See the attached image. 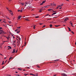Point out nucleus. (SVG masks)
Returning <instances> with one entry per match:
<instances>
[{
	"mask_svg": "<svg viewBox=\"0 0 76 76\" xmlns=\"http://www.w3.org/2000/svg\"><path fill=\"white\" fill-rule=\"evenodd\" d=\"M12 36L13 37V38H15V37H14L13 36Z\"/></svg>",
	"mask_w": 76,
	"mask_h": 76,
	"instance_id": "nucleus-56",
	"label": "nucleus"
},
{
	"mask_svg": "<svg viewBox=\"0 0 76 76\" xmlns=\"http://www.w3.org/2000/svg\"><path fill=\"white\" fill-rule=\"evenodd\" d=\"M45 1H43L42 3H45Z\"/></svg>",
	"mask_w": 76,
	"mask_h": 76,
	"instance_id": "nucleus-28",
	"label": "nucleus"
},
{
	"mask_svg": "<svg viewBox=\"0 0 76 76\" xmlns=\"http://www.w3.org/2000/svg\"><path fill=\"white\" fill-rule=\"evenodd\" d=\"M9 23H11V22H10V21H9Z\"/></svg>",
	"mask_w": 76,
	"mask_h": 76,
	"instance_id": "nucleus-39",
	"label": "nucleus"
},
{
	"mask_svg": "<svg viewBox=\"0 0 76 76\" xmlns=\"http://www.w3.org/2000/svg\"><path fill=\"white\" fill-rule=\"evenodd\" d=\"M20 10H18V12H20Z\"/></svg>",
	"mask_w": 76,
	"mask_h": 76,
	"instance_id": "nucleus-43",
	"label": "nucleus"
},
{
	"mask_svg": "<svg viewBox=\"0 0 76 76\" xmlns=\"http://www.w3.org/2000/svg\"><path fill=\"white\" fill-rule=\"evenodd\" d=\"M21 18V16H18V20H19V19H20Z\"/></svg>",
	"mask_w": 76,
	"mask_h": 76,
	"instance_id": "nucleus-4",
	"label": "nucleus"
},
{
	"mask_svg": "<svg viewBox=\"0 0 76 76\" xmlns=\"http://www.w3.org/2000/svg\"><path fill=\"white\" fill-rule=\"evenodd\" d=\"M30 75H32V76H35V75L34 74H32V73H30Z\"/></svg>",
	"mask_w": 76,
	"mask_h": 76,
	"instance_id": "nucleus-9",
	"label": "nucleus"
},
{
	"mask_svg": "<svg viewBox=\"0 0 76 76\" xmlns=\"http://www.w3.org/2000/svg\"><path fill=\"white\" fill-rule=\"evenodd\" d=\"M2 29V28L1 27H0V30L1 29Z\"/></svg>",
	"mask_w": 76,
	"mask_h": 76,
	"instance_id": "nucleus-42",
	"label": "nucleus"
},
{
	"mask_svg": "<svg viewBox=\"0 0 76 76\" xmlns=\"http://www.w3.org/2000/svg\"><path fill=\"white\" fill-rule=\"evenodd\" d=\"M40 10H42H42H44V9L42 8V9H41Z\"/></svg>",
	"mask_w": 76,
	"mask_h": 76,
	"instance_id": "nucleus-23",
	"label": "nucleus"
},
{
	"mask_svg": "<svg viewBox=\"0 0 76 76\" xmlns=\"http://www.w3.org/2000/svg\"><path fill=\"white\" fill-rule=\"evenodd\" d=\"M42 4H43V3H41L40 4V5H42Z\"/></svg>",
	"mask_w": 76,
	"mask_h": 76,
	"instance_id": "nucleus-33",
	"label": "nucleus"
},
{
	"mask_svg": "<svg viewBox=\"0 0 76 76\" xmlns=\"http://www.w3.org/2000/svg\"><path fill=\"white\" fill-rule=\"evenodd\" d=\"M37 67H38V68H39V66H37Z\"/></svg>",
	"mask_w": 76,
	"mask_h": 76,
	"instance_id": "nucleus-32",
	"label": "nucleus"
},
{
	"mask_svg": "<svg viewBox=\"0 0 76 76\" xmlns=\"http://www.w3.org/2000/svg\"><path fill=\"white\" fill-rule=\"evenodd\" d=\"M56 13H56V12L53 13V15H55V14H56Z\"/></svg>",
	"mask_w": 76,
	"mask_h": 76,
	"instance_id": "nucleus-25",
	"label": "nucleus"
},
{
	"mask_svg": "<svg viewBox=\"0 0 76 76\" xmlns=\"http://www.w3.org/2000/svg\"><path fill=\"white\" fill-rule=\"evenodd\" d=\"M7 76H11V75H7Z\"/></svg>",
	"mask_w": 76,
	"mask_h": 76,
	"instance_id": "nucleus-53",
	"label": "nucleus"
},
{
	"mask_svg": "<svg viewBox=\"0 0 76 76\" xmlns=\"http://www.w3.org/2000/svg\"><path fill=\"white\" fill-rule=\"evenodd\" d=\"M16 51V50L15 49H14L13 51H12V53H15V52Z\"/></svg>",
	"mask_w": 76,
	"mask_h": 76,
	"instance_id": "nucleus-5",
	"label": "nucleus"
},
{
	"mask_svg": "<svg viewBox=\"0 0 76 76\" xmlns=\"http://www.w3.org/2000/svg\"><path fill=\"white\" fill-rule=\"evenodd\" d=\"M3 45V43H2V44H1V45Z\"/></svg>",
	"mask_w": 76,
	"mask_h": 76,
	"instance_id": "nucleus-62",
	"label": "nucleus"
},
{
	"mask_svg": "<svg viewBox=\"0 0 76 76\" xmlns=\"http://www.w3.org/2000/svg\"><path fill=\"white\" fill-rule=\"evenodd\" d=\"M54 76H57V75H53Z\"/></svg>",
	"mask_w": 76,
	"mask_h": 76,
	"instance_id": "nucleus-41",
	"label": "nucleus"
},
{
	"mask_svg": "<svg viewBox=\"0 0 76 76\" xmlns=\"http://www.w3.org/2000/svg\"><path fill=\"white\" fill-rule=\"evenodd\" d=\"M71 25L72 26H73V24H71Z\"/></svg>",
	"mask_w": 76,
	"mask_h": 76,
	"instance_id": "nucleus-50",
	"label": "nucleus"
},
{
	"mask_svg": "<svg viewBox=\"0 0 76 76\" xmlns=\"http://www.w3.org/2000/svg\"><path fill=\"white\" fill-rule=\"evenodd\" d=\"M28 75V74H24V76H27Z\"/></svg>",
	"mask_w": 76,
	"mask_h": 76,
	"instance_id": "nucleus-14",
	"label": "nucleus"
},
{
	"mask_svg": "<svg viewBox=\"0 0 76 76\" xmlns=\"http://www.w3.org/2000/svg\"><path fill=\"white\" fill-rule=\"evenodd\" d=\"M10 59H11V58L10 57L9 59V61H10Z\"/></svg>",
	"mask_w": 76,
	"mask_h": 76,
	"instance_id": "nucleus-31",
	"label": "nucleus"
},
{
	"mask_svg": "<svg viewBox=\"0 0 76 76\" xmlns=\"http://www.w3.org/2000/svg\"><path fill=\"white\" fill-rule=\"evenodd\" d=\"M62 8L61 7L59 9H61Z\"/></svg>",
	"mask_w": 76,
	"mask_h": 76,
	"instance_id": "nucleus-44",
	"label": "nucleus"
},
{
	"mask_svg": "<svg viewBox=\"0 0 76 76\" xmlns=\"http://www.w3.org/2000/svg\"><path fill=\"white\" fill-rule=\"evenodd\" d=\"M20 32V31H18L17 32V34H19V33Z\"/></svg>",
	"mask_w": 76,
	"mask_h": 76,
	"instance_id": "nucleus-21",
	"label": "nucleus"
},
{
	"mask_svg": "<svg viewBox=\"0 0 76 76\" xmlns=\"http://www.w3.org/2000/svg\"><path fill=\"white\" fill-rule=\"evenodd\" d=\"M63 5V4L59 5V6H58V7H61V6H62Z\"/></svg>",
	"mask_w": 76,
	"mask_h": 76,
	"instance_id": "nucleus-13",
	"label": "nucleus"
},
{
	"mask_svg": "<svg viewBox=\"0 0 76 76\" xmlns=\"http://www.w3.org/2000/svg\"><path fill=\"white\" fill-rule=\"evenodd\" d=\"M15 73H18V72H15Z\"/></svg>",
	"mask_w": 76,
	"mask_h": 76,
	"instance_id": "nucleus-55",
	"label": "nucleus"
},
{
	"mask_svg": "<svg viewBox=\"0 0 76 76\" xmlns=\"http://www.w3.org/2000/svg\"><path fill=\"white\" fill-rule=\"evenodd\" d=\"M17 75V76H19V75Z\"/></svg>",
	"mask_w": 76,
	"mask_h": 76,
	"instance_id": "nucleus-54",
	"label": "nucleus"
},
{
	"mask_svg": "<svg viewBox=\"0 0 76 76\" xmlns=\"http://www.w3.org/2000/svg\"><path fill=\"white\" fill-rule=\"evenodd\" d=\"M8 48H10V49H12V48L10 46H8Z\"/></svg>",
	"mask_w": 76,
	"mask_h": 76,
	"instance_id": "nucleus-17",
	"label": "nucleus"
},
{
	"mask_svg": "<svg viewBox=\"0 0 76 76\" xmlns=\"http://www.w3.org/2000/svg\"><path fill=\"white\" fill-rule=\"evenodd\" d=\"M5 32L3 31L2 30H0V32Z\"/></svg>",
	"mask_w": 76,
	"mask_h": 76,
	"instance_id": "nucleus-8",
	"label": "nucleus"
},
{
	"mask_svg": "<svg viewBox=\"0 0 76 76\" xmlns=\"http://www.w3.org/2000/svg\"><path fill=\"white\" fill-rule=\"evenodd\" d=\"M26 20H27V21H29V20L28 19H25Z\"/></svg>",
	"mask_w": 76,
	"mask_h": 76,
	"instance_id": "nucleus-22",
	"label": "nucleus"
},
{
	"mask_svg": "<svg viewBox=\"0 0 76 76\" xmlns=\"http://www.w3.org/2000/svg\"><path fill=\"white\" fill-rule=\"evenodd\" d=\"M9 61H9L8 62V63H9Z\"/></svg>",
	"mask_w": 76,
	"mask_h": 76,
	"instance_id": "nucleus-48",
	"label": "nucleus"
},
{
	"mask_svg": "<svg viewBox=\"0 0 76 76\" xmlns=\"http://www.w3.org/2000/svg\"><path fill=\"white\" fill-rule=\"evenodd\" d=\"M52 6H56V4H54V3H53Z\"/></svg>",
	"mask_w": 76,
	"mask_h": 76,
	"instance_id": "nucleus-7",
	"label": "nucleus"
},
{
	"mask_svg": "<svg viewBox=\"0 0 76 76\" xmlns=\"http://www.w3.org/2000/svg\"><path fill=\"white\" fill-rule=\"evenodd\" d=\"M35 26H33L34 29H35Z\"/></svg>",
	"mask_w": 76,
	"mask_h": 76,
	"instance_id": "nucleus-29",
	"label": "nucleus"
},
{
	"mask_svg": "<svg viewBox=\"0 0 76 76\" xmlns=\"http://www.w3.org/2000/svg\"><path fill=\"white\" fill-rule=\"evenodd\" d=\"M70 24H71V25H72V23H71Z\"/></svg>",
	"mask_w": 76,
	"mask_h": 76,
	"instance_id": "nucleus-61",
	"label": "nucleus"
},
{
	"mask_svg": "<svg viewBox=\"0 0 76 76\" xmlns=\"http://www.w3.org/2000/svg\"><path fill=\"white\" fill-rule=\"evenodd\" d=\"M17 30H15V32H16V31H17Z\"/></svg>",
	"mask_w": 76,
	"mask_h": 76,
	"instance_id": "nucleus-57",
	"label": "nucleus"
},
{
	"mask_svg": "<svg viewBox=\"0 0 76 76\" xmlns=\"http://www.w3.org/2000/svg\"><path fill=\"white\" fill-rule=\"evenodd\" d=\"M69 18H66L64 20V21L66 22V21H67V20H68Z\"/></svg>",
	"mask_w": 76,
	"mask_h": 76,
	"instance_id": "nucleus-3",
	"label": "nucleus"
},
{
	"mask_svg": "<svg viewBox=\"0 0 76 76\" xmlns=\"http://www.w3.org/2000/svg\"><path fill=\"white\" fill-rule=\"evenodd\" d=\"M19 39L20 40V38H19Z\"/></svg>",
	"mask_w": 76,
	"mask_h": 76,
	"instance_id": "nucleus-64",
	"label": "nucleus"
},
{
	"mask_svg": "<svg viewBox=\"0 0 76 76\" xmlns=\"http://www.w3.org/2000/svg\"><path fill=\"white\" fill-rule=\"evenodd\" d=\"M18 70H22V69H20V68H18Z\"/></svg>",
	"mask_w": 76,
	"mask_h": 76,
	"instance_id": "nucleus-18",
	"label": "nucleus"
},
{
	"mask_svg": "<svg viewBox=\"0 0 76 76\" xmlns=\"http://www.w3.org/2000/svg\"><path fill=\"white\" fill-rule=\"evenodd\" d=\"M50 4L51 5V6H53V3L52 4L51 3Z\"/></svg>",
	"mask_w": 76,
	"mask_h": 76,
	"instance_id": "nucleus-45",
	"label": "nucleus"
},
{
	"mask_svg": "<svg viewBox=\"0 0 76 76\" xmlns=\"http://www.w3.org/2000/svg\"><path fill=\"white\" fill-rule=\"evenodd\" d=\"M8 11H10V14H12V15H13V13H11L12 12V11L11 10H8Z\"/></svg>",
	"mask_w": 76,
	"mask_h": 76,
	"instance_id": "nucleus-2",
	"label": "nucleus"
},
{
	"mask_svg": "<svg viewBox=\"0 0 76 76\" xmlns=\"http://www.w3.org/2000/svg\"><path fill=\"white\" fill-rule=\"evenodd\" d=\"M53 12H56V11H53Z\"/></svg>",
	"mask_w": 76,
	"mask_h": 76,
	"instance_id": "nucleus-52",
	"label": "nucleus"
},
{
	"mask_svg": "<svg viewBox=\"0 0 76 76\" xmlns=\"http://www.w3.org/2000/svg\"><path fill=\"white\" fill-rule=\"evenodd\" d=\"M44 27H45V26L44 25V26H43L42 28H44Z\"/></svg>",
	"mask_w": 76,
	"mask_h": 76,
	"instance_id": "nucleus-30",
	"label": "nucleus"
},
{
	"mask_svg": "<svg viewBox=\"0 0 76 76\" xmlns=\"http://www.w3.org/2000/svg\"><path fill=\"white\" fill-rule=\"evenodd\" d=\"M42 10H40L39 11V12H42Z\"/></svg>",
	"mask_w": 76,
	"mask_h": 76,
	"instance_id": "nucleus-20",
	"label": "nucleus"
},
{
	"mask_svg": "<svg viewBox=\"0 0 76 76\" xmlns=\"http://www.w3.org/2000/svg\"><path fill=\"white\" fill-rule=\"evenodd\" d=\"M68 29L69 31H71V30H70V28L69 27H68Z\"/></svg>",
	"mask_w": 76,
	"mask_h": 76,
	"instance_id": "nucleus-12",
	"label": "nucleus"
},
{
	"mask_svg": "<svg viewBox=\"0 0 76 76\" xmlns=\"http://www.w3.org/2000/svg\"><path fill=\"white\" fill-rule=\"evenodd\" d=\"M23 10V8H22L21 10H22H22Z\"/></svg>",
	"mask_w": 76,
	"mask_h": 76,
	"instance_id": "nucleus-40",
	"label": "nucleus"
},
{
	"mask_svg": "<svg viewBox=\"0 0 76 76\" xmlns=\"http://www.w3.org/2000/svg\"><path fill=\"white\" fill-rule=\"evenodd\" d=\"M5 34V32H0V34Z\"/></svg>",
	"mask_w": 76,
	"mask_h": 76,
	"instance_id": "nucleus-6",
	"label": "nucleus"
},
{
	"mask_svg": "<svg viewBox=\"0 0 76 76\" xmlns=\"http://www.w3.org/2000/svg\"><path fill=\"white\" fill-rule=\"evenodd\" d=\"M17 52H18V49H17L16 50V53H17Z\"/></svg>",
	"mask_w": 76,
	"mask_h": 76,
	"instance_id": "nucleus-34",
	"label": "nucleus"
},
{
	"mask_svg": "<svg viewBox=\"0 0 76 76\" xmlns=\"http://www.w3.org/2000/svg\"><path fill=\"white\" fill-rule=\"evenodd\" d=\"M39 25H42V23H40Z\"/></svg>",
	"mask_w": 76,
	"mask_h": 76,
	"instance_id": "nucleus-49",
	"label": "nucleus"
},
{
	"mask_svg": "<svg viewBox=\"0 0 76 76\" xmlns=\"http://www.w3.org/2000/svg\"><path fill=\"white\" fill-rule=\"evenodd\" d=\"M17 30H15V32H16V31H17Z\"/></svg>",
	"mask_w": 76,
	"mask_h": 76,
	"instance_id": "nucleus-58",
	"label": "nucleus"
},
{
	"mask_svg": "<svg viewBox=\"0 0 76 76\" xmlns=\"http://www.w3.org/2000/svg\"><path fill=\"white\" fill-rule=\"evenodd\" d=\"M58 60L57 59L56 60H55V61H58Z\"/></svg>",
	"mask_w": 76,
	"mask_h": 76,
	"instance_id": "nucleus-37",
	"label": "nucleus"
},
{
	"mask_svg": "<svg viewBox=\"0 0 76 76\" xmlns=\"http://www.w3.org/2000/svg\"><path fill=\"white\" fill-rule=\"evenodd\" d=\"M58 26H56V27H58Z\"/></svg>",
	"mask_w": 76,
	"mask_h": 76,
	"instance_id": "nucleus-36",
	"label": "nucleus"
},
{
	"mask_svg": "<svg viewBox=\"0 0 76 76\" xmlns=\"http://www.w3.org/2000/svg\"><path fill=\"white\" fill-rule=\"evenodd\" d=\"M3 64H4V61H3L2 62V65H3Z\"/></svg>",
	"mask_w": 76,
	"mask_h": 76,
	"instance_id": "nucleus-27",
	"label": "nucleus"
},
{
	"mask_svg": "<svg viewBox=\"0 0 76 76\" xmlns=\"http://www.w3.org/2000/svg\"><path fill=\"white\" fill-rule=\"evenodd\" d=\"M34 76H38V73L36 74L35 75H34Z\"/></svg>",
	"mask_w": 76,
	"mask_h": 76,
	"instance_id": "nucleus-15",
	"label": "nucleus"
},
{
	"mask_svg": "<svg viewBox=\"0 0 76 76\" xmlns=\"http://www.w3.org/2000/svg\"><path fill=\"white\" fill-rule=\"evenodd\" d=\"M61 75L63 76H68L66 74L63 73L61 74Z\"/></svg>",
	"mask_w": 76,
	"mask_h": 76,
	"instance_id": "nucleus-1",
	"label": "nucleus"
},
{
	"mask_svg": "<svg viewBox=\"0 0 76 76\" xmlns=\"http://www.w3.org/2000/svg\"><path fill=\"white\" fill-rule=\"evenodd\" d=\"M19 45V42H18V45Z\"/></svg>",
	"mask_w": 76,
	"mask_h": 76,
	"instance_id": "nucleus-47",
	"label": "nucleus"
},
{
	"mask_svg": "<svg viewBox=\"0 0 76 76\" xmlns=\"http://www.w3.org/2000/svg\"><path fill=\"white\" fill-rule=\"evenodd\" d=\"M17 37V38H18L19 39V38H20V37Z\"/></svg>",
	"mask_w": 76,
	"mask_h": 76,
	"instance_id": "nucleus-59",
	"label": "nucleus"
},
{
	"mask_svg": "<svg viewBox=\"0 0 76 76\" xmlns=\"http://www.w3.org/2000/svg\"><path fill=\"white\" fill-rule=\"evenodd\" d=\"M71 33H72L73 34H74V32H73V31H71Z\"/></svg>",
	"mask_w": 76,
	"mask_h": 76,
	"instance_id": "nucleus-26",
	"label": "nucleus"
},
{
	"mask_svg": "<svg viewBox=\"0 0 76 76\" xmlns=\"http://www.w3.org/2000/svg\"><path fill=\"white\" fill-rule=\"evenodd\" d=\"M58 9V7H57L56 8V9Z\"/></svg>",
	"mask_w": 76,
	"mask_h": 76,
	"instance_id": "nucleus-46",
	"label": "nucleus"
},
{
	"mask_svg": "<svg viewBox=\"0 0 76 76\" xmlns=\"http://www.w3.org/2000/svg\"><path fill=\"white\" fill-rule=\"evenodd\" d=\"M51 10H53L52 9H49L48 10V11H50Z\"/></svg>",
	"mask_w": 76,
	"mask_h": 76,
	"instance_id": "nucleus-11",
	"label": "nucleus"
},
{
	"mask_svg": "<svg viewBox=\"0 0 76 76\" xmlns=\"http://www.w3.org/2000/svg\"><path fill=\"white\" fill-rule=\"evenodd\" d=\"M35 18H39V16H38V17H36Z\"/></svg>",
	"mask_w": 76,
	"mask_h": 76,
	"instance_id": "nucleus-38",
	"label": "nucleus"
},
{
	"mask_svg": "<svg viewBox=\"0 0 76 76\" xmlns=\"http://www.w3.org/2000/svg\"><path fill=\"white\" fill-rule=\"evenodd\" d=\"M17 28L18 29H20V26H19V27H18Z\"/></svg>",
	"mask_w": 76,
	"mask_h": 76,
	"instance_id": "nucleus-24",
	"label": "nucleus"
},
{
	"mask_svg": "<svg viewBox=\"0 0 76 76\" xmlns=\"http://www.w3.org/2000/svg\"><path fill=\"white\" fill-rule=\"evenodd\" d=\"M45 6V7H43V8H47V7H48V6Z\"/></svg>",
	"mask_w": 76,
	"mask_h": 76,
	"instance_id": "nucleus-16",
	"label": "nucleus"
},
{
	"mask_svg": "<svg viewBox=\"0 0 76 76\" xmlns=\"http://www.w3.org/2000/svg\"><path fill=\"white\" fill-rule=\"evenodd\" d=\"M6 57H5L4 58V59H6Z\"/></svg>",
	"mask_w": 76,
	"mask_h": 76,
	"instance_id": "nucleus-60",
	"label": "nucleus"
},
{
	"mask_svg": "<svg viewBox=\"0 0 76 76\" xmlns=\"http://www.w3.org/2000/svg\"><path fill=\"white\" fill-rule=\"evenodd\" d=\"M7 39H8V40H9V38H10V37H7Z\"/></svg>",
	"mask_w": 76,
	"mask_h": 76,
	"instance_id": "nucleus-10",
	"label": "nucleus"
},
{
	"mask_svg": "<svg viewBox=\"0 0 76 76\" xmlns=\"http://www.w3.org/2000/svg\"><path fill=\"white\" fill-rule=\"evenodd\" d=\"M22 5H23V4H23V3H22Z\"/></svg>",
	"mask_w": 76,
	"mask_h": 76,
	"instance_id": "nucleus-51",
	"label": "nucleus"
},
{
	"mask_svg": "<svg viewBox=\"0 0 76 76\" xmlns=\"http://www.w3.org/2000/svg\"><path fill=\"white\" fill-rule=\"evenodd\" d=\"M23 71H25V69H23Z\"/></svg>",
	"mask_w": 76,
	"mask_h": 76,
	"instance_id": "nucleus-63",
	"label": "nucleus"
},
{
	"mask_svg": "<svg viewBox=\"0 0 76 76\" xmlns=\"http://www.w3.org/2000/svg\"><path fill=\"white\" fill-rule=\"evenodd\" d=\"M50 27H51V28L52 27V26H53V25H52V24H50Z\"/></svg>",
	"mask_w": 76,
	"mask_h": 76,
	"instance_id": "nucleus-19",
	"label": "nucleus"
},
{
	"mask_svg": "<svg viewBox=\"0 0 76 76\" xmlns=\"http://www.w3.org/2000/svg\"><path fill=\"white\" fill-rule=\"evenodd\" d=\"M20 12H22V10H20Z\"/></svg>",
	"mask_w": 76,
	"mask_h": 76,
	"instance_id": "nucleus-35",
	"label": "nucleus"
}]
</instances>
